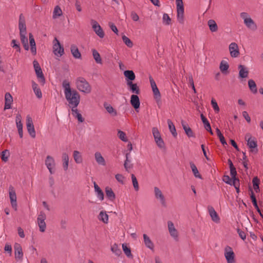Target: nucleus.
<instances>
[{"label":"nucleus","instance_id":"nucleus-28","mask_svg":"<svg viewBox=\"0 0 263 263\" xmlns=\"http://www.w3.org/2000/svg\"><path fill=\"white\" fill-rule=\"evenodd\" d=\"M95 158L96 162L99 165H101L103 166L105 165L106 163L104 158L102 156L101 154L99 152H97L95 154Z\"/></svg>","mask_w":263,"mask_h":263},{"label":"nucleus","instance_id":"nucleus-11","mask_svg":"<svg viewBox=\"0 0 263 263\" xmlns=\"http://www.w3.org/2000/svg\"><path fill=\"white\" fill-rule=\"evenodd\" d=\"M9 195L10 200V203L12 208L15 210H17V204L16 201V195L15 191L12 186H10L9 187Z\"/></svg>","mask_w":263,"mask_h":263},{"label":"nucleus","instance_id":"nucleus-35","mask_svg":"<svg viewBox=\"0 0 263 263\" xmlns=\"http://www.w3.org/2000/svg\"><path fill=\"white\" fill-rule=\"evenodd\" d=\"M208 25L209 27L210 30L211 32H216L218 30V26L215 22V21L213 20H210L208 22Z\"/></svg>","mask_w":263,"mask_h":263},{"label":"nucleus","instance_id":"nucleus-13","mask_svg":"<svg viewBox=\"0 0 263 263\" xmlns=\"http://www.w3.org/2000/svg\"><path fill=\"white\" fill-rule=\"evenodd\" d=\"M154 192L155 198L159 201L160 203L163 206H166V202L165 197L162 191L157 186L154 187Z\"/></svg>","mask_w":263,"mask_h":263},{"label":"nucleus","instance_id":"nucleus-39","mask_svg":"<svg viewBox=\"0 0 263 263\" xmlns=\"http://www.w3.org/2000/svg\"><path fill=\"white\" fill-rule=\"evenodd\" d=\"M92 53L96 62L98 64H102V59L100 53L95 49H92Z\"/></svg>","mask_w":263,"mask_h":263},{"label":"nucleus","instance_id":"nucleus-1","mask_svg":"<svg viewBox=\"0 0 263 263\" xmlns=\"http://www.w3.org/2000/svg\"><path fill=\"white\" fill-rule=\"evenodd\" d=\"M62 87L65 98L68 103L69 107L72 109L77 108L80 102V96L76 90H72L69 82L67 80L63 81Z\"/></svg>","mask_w":263,"mask_h":263},{"label":"nucleus","instance_id":"nucleus-12","mask_svg":"<svg viewBox=\"0 0 263 263\" xmlns=\"http://www.w3.org/2000/svg\"><path fill=\"white\" fill-rule=\"evenodd\" d=\"M224 257L227 263H235V254L231 247L229 246L225 247Z\"/></svg>","mask_w":263,"mask_h":263},{"label":"nucleus","instance_id":"nucleus-26","mask_svg":"<svg viewBox=\"0 0 263 263\" xmlns=\"http://www.w3.org/2000/svg\"><path fill=\"white\" fill-rule=\"evenodd\" d=\"M181 124L182 126V127L185 133V134L187 135V136L189 137H194V134L191 129V128L189 126L187 123L185 122L182 121Z\"/></svg>","mask_w":263,"mask_h":263},{"label":"nucleus","instance_id":"nucleus-58","mask_svg":"<svg viewBox=\"0 0 263 263\" xmlns=\"http://www.w3.org/2000/svg\"><path fill=\"white\" fill-rule=\"evenodd\" d=\"M33 91H34V93L35 94L36 96L38 98L40 99L42 97V93L41 90L39 87L38 88L34 89Z\"/></svg>","mask_w":263,"mask_h":263},{"label":"nucleus","instance_id":"nucleus-20","mask_svg":"<svg viewBox=\"0 0 263 263\" xmlns=\"http://www.w3.org/2000/svg\"><path fill=\"white\" fill-rule=\"evenodd\" d=\"M14 255L16 260H22L23 257L22 248L20 244L15 243L14 246Z\"/></svg>","mask_w":263,"mask_h":263},{"label":"nucleus","instance_id":"nucleus-52","mask_svg":"<svg viewBox=\"0 0 263 263\" xmlns=\"http://www.w3.org/2000/svg\"><path fill=\"white\" fill-rule=\"evenodd\" d=\"M126 159L124 162V166L125 170L128 172L129 171V170H130L133 167V165L132 164L129 163L128 162L127 154H126Z\"/></svg>","mask_w":263,"mask_h":263},{"label":"nucleus","instance_id":"nucleus-53","mask_svg":"<svg viewBox=\"0 0 263 263\" xmlns=\"http://www.w3.org/2000/svg\"><path fill=\"white\" fill-rule=\"evenodd\" d=\"M163 23L165 25H169L171 23V20L168 15L166 13H164L162 17Z\"/></svg>","mask_w":263,"mask_h":263},{"label":"nucleus","instance_id":"nucleus-46","mask_svg":"<svg viewBox=\"0 0 263 263\" xmlns=\"http://www.w3.org/2000/svg\"><path fill=\"white\" fill-rule=\"evenodd\" d=\"M133 186L135 191H138L139 189V184L136 176L134 174L131 175Z\"/></svg>","mask_w":263,"mask_h":263},{"label":"nucleus","instance_id":"nucleus-40","mask_svg":"<svg viewBox=\"0 0 263 263\" xmlns=\"http://www.w3.org/2000/svg\"><path fill=\"white\" fill-rule=\"evenodd\" d=\"M124 74L129 81L134 80L136 77L134 72L132 70H126L124 72Z\"/></svg>","mask_w":263,"mask_h":263},{"label":"nucleus","instance_id":"nucleus-33","mask_svg":"<svg viewBox=\"0 0 263 263\" xmlns=\"http://www.w3.org/2000/svg\"><path fill=\"white\" fill-rule=\"evenodd\" d=\"M62 159L63 161V167L65 171H67L68 168L69 164V156L68 154L64 153L62 154Z\"/></svg>","mask_w":263,"mask_h":263},{"label":"nucleus","instance_id":"nucleus-49","mask_svg":"<svg viewBox=\"0 0 263 263\" xmlns=\"http://www.w3.org/2000/svg\"><path fill=\"white\" fill-rule=\"evenodd\" d=\"M118 136L123 142L128 141L125 133L122 130H119L118 131Z\"/></svg>","mask_w":263,"mask_h":263},{"label":"nucleus","instance_id":"nucleus-24","mask_svg":"<svg viewBox=\"0 0 263 263\" xmlns=\"http://www.w3.org/2000/svg\"><path fill=\"white\" fill-rule=\"evenodd\" d=\"M130 103L134 108L137 110L140 107V100L138 96L133 95L130 98Z\"/></svg>","mask_w":263,"mask_h":263},{"label":"nucleus","instance_id":"nucleus-56","mask_svg":"<svg viewBox=\"0 0 263 263\" xmlns=\"http://www.w3.org/2000/svg\"><path fill=\"white\" fill-rule=\"evenodd\" d=\"M211 105L214 109V110L218 112L219 111V106L216 101V100L214 99H212L211 100Z\"/></svg>","mask_w":263,"mask_h":263},{"label":"nucleus","instance_id":"nucleus-10","mask_svg":"<svg viewBox=\"0 0 263 263\" xmlns=\"http://www.w3.org/2000/svg\"><path fill=\"white\" fill-rule=\"evenodd\" d=\"M45 164L50 173L53 174L54 173L56 165L54 158L52 156L48 155L46 158Z\"/></svg>","mask_w":263,"mask_h":263},{"label":"nucleus","instance_id":"nucleus-14","mask_svg":"<svg viewBox=\"0 0 263 263\" xmlns=\"http://www.w3.org/2000/svg\"><path fill=\"white\" fill-rule=\"evenodd\" d=\"M168 230L171 236L176 241L178 240L179 233L175 228L173 222L171 221H167Z\"/></svg>","mask_w":263,"mask_h":263},{"label":"nucleus","instance_id":"nucleus-47","mask_svg":"<svg viewBox=\"0 0 263 263\" xmlns=\"http://www.w3.org/2000/svg\"><path fill=\"white\" fill-rule=\"evenodd\" d=\"M229 65L227 62L221 61L220 64L219 68L222 72H226L229 68Z\"/></svg>","mask_w":263,"mask_h":263},{"label":"nucleus","instance_id":"nucleus-54","mask_svg":"<svg viewBox=\"0 0 263 263\" xmlns=\"http://www.w3.org/2000/svg\"><path fill=\"white\" fill-rule=\"evenodd\" d=\"M152 90H153L155 98L156 99L160 100V98H161V95H160V92L158 87L152 89Z\"/></svg>","mask_w":263,"mask_h":263},{"label":"nucleus","instance_id":"nucleus-22","mask_svg":"<svg viewBox=\"0 0 263 263\" xmlns=\"http://www.w3.org/2000/svg\"><path fill=\"white\" fill-rule=\"evenodd\" d=\"M208 211L212 220L216 223H219L220 218L212 206H209Z\"/></svg>","mask_w":263,"mask_h":263},{"label":"nucleus","instance_id":"nucleus-31","mask_svg":"<svg viewBox=\"0 0 263 263\" xmlns=\"http://www.w3.org/2000/svg\"><path fill=\"white\" fill-rule=\"evenodd\" d=\"M94 189L96 193L97 197L101 201L103 200L104 195L103 191L101 190L100 187L97 184L96 182H94Z\"/></svg>","mask_w":263,"mask_h":263},{"label":"nucleus","instance_id":"nucleus-34","mask_svg":"<svg viewBox=\"0 0 263 263\" xmlns=\"http://www.w3.org/2000/svg\"><path fill=\"white\" fill-rule=\"evenodd\" d=\"M98 219L103 222L107 223L108 221V215L107 214L106 212L103 211H101L98 215Z\"/></svg>","mask_w":263,"mask_h":263},{"label":"nucleus","instance_id":"nucleus-45","mask_svg":"<svg viewBox=\"0 0 263 263\" xmlns=\"http://www.w3.org/2000/svg\"><path fill=\"white\" fill-rule=\"evenodd\" d=\"M21 120V115L20 114H17L16 116L15 121L16 127L18 130L23 129V124L22 123Z\"/></svg>","mask_w":263,"mask_h":263},{"label":"nucleus","instance_id":"nucleus-55","mask_svg":"<svg viewBox=\"0 0 263 263\" xmlns=\"http://www.w3.org/2000/svg\"><path fill=\"white\" fill-rule=\"evenodd\" d=\"M115 178L119 182L122 184L124 183L125 177L122 175L118 174L116 175Z\"/></svg>","mask_w":263,"mask_h":263},{"label":"nucleus","instance_id":"nucleus-44","mask_svg":"<svg viewBox=\"0 0 263 263\" xmlns=\"http://www.w3.org/2000/svg\"><path fill=\"white\" fill-rule=\"evenodd\" d=\"M104 107L107 110V111L110 114H112L113 116H116L117 115V111L114 108L110 105L107 104H104Z\"/></svg>","mask_w":263,"mask_h":263},{"label":"nucleus","instance_id":"nucleus-5","mask_svg":"<svg viewBox=\"0 0 263 263\" xmlns=\"http://www.w3.org/2000/svg\"><path fill=\"white\" fill-rule=\"evenodd\" d=\"M177 11V21L181 24L184 23V7L182 0H176Z\"/></svg>","mask_w":263,"mask_h":263},{"label":"nucleus","instance_id":"nucleus-21","mask_svg":"<svg viewBox=\"0 0 263 263\" xmlns=\"http://www.w3.org/2000/svg\"><path fill=\"white\" fill-rule=\"evenodd\" d=\"M13 102L12 96L9 92H7L5 96V106L4 109H9L11 108V104Z\"/></svg>","mask_w":263,"mask_h":263},{"label":"nucleus","instance_id":"nucleus-9","mask_svg":"<svg viewBox=\"0 0 263 263\" xmlns=\"http://www.w3.org/2000/svg\"><path fill=\"white\" fill-rule=\"evenodd\" d=\"M46 218L45 213L43 211H41L37 218V224L39 227L40 231L41 232L45 231L46 224L45 220Z\"/></svg>","mask_w":263,"mask_h":263},{"label":"nucleus","instance_id":"nucleus-60","mask_svg":"<svg viewBox=\"0 0 263 263\" xmlns=\"http://www.w3.org/2000/svg\"><path fill=\"white\" fill-rule=\"evenodd\" d=\"M242 116L243 118L246 120L248 123H250L251 122V118L248 114V112L246 111H243L242 113Z\"/></svg>","mask_w":263,"mask_h":263},{"label":"nucleus","instance_id":"nucleus-27","mask_svg":"<svg viewBox=\"0 0 263 263\" xmlns=\"http://www.w3.org/2000/svg\"><path fill=\"white\" fill-rule=\"evenodd\" d=\"M200 117L201 119V120L204 124V126L205 129L209 132L211 135H213V133L211 127L210 125V124L208 120V119L203 116V114H201Z\"/></svg>","mask_w":263,"mask_h":263},{"label":"nucleus","instance_id":"nucleus-42","mask_svg":"<svg viewBox=\"0 0 263 263\" xmlns=\"http://www.w3.org/2000/svg\"><path fill=\"white\" fill-rule=\"evenodd\" d=\"M248 85L250 90L253 93H256L257 91L256 85L253 80H250L248 81Z\"/></svg>","mask_w":263,"mask_h":263},{"label":"nucleus","instance_id":"nucleus-29","mask_svg":"<svg viewBox=\"0 0 263 263\" xmlns=\"http://www.w3.org/2000/svg\"><path fill=\"white\" fill-rule=\"evenodd\" d=\"M127 85L129 87V90L133 93L139 94L140 90L137 84L133 83L132 81H127Z\"/></svg>","mask_w":263,"mask_h":263},{"label":"nucleus","instance_id":"nucleus-62","mask_svg":"<svg viewBox=\"0 0 263 263\" xmlns=\"http://www.w3.org/2000/svg\"><path fill=\"white\" fill-rule=\"evenodd\" d=\"M232 185H233L234 187L235 186H237V187H239V180L237 178H233L232 179Z\"/></svg>","mask_w":263,"mask_h":263},{"label":"nucleus","instance_id":"nucleus-30","mask_svg":"<svg viewBox=\"0 0 263 263\" xmlns=\"http://www.w3.org/2000/svg\"><path fill=\"white\" fill-rule=\"evenodd\" d=\"M105 193L107 197L108 198V199L111 201H113L116 198V195L114 193L112 190L108 186L106 187L105 188Z\"/></svg>","mask_w":263,"mask_h":263},{"label":"nucleus","instance_id":"nucleus-37","mask_svg":"<svg viewBox=\"0 0 263 263\" xmlns=\"http://www.w3.org/2000/svg\"><path fill=\"white\" fill-rule=\"evenodd\" d=\"M63 12L61 8L59 6H56L53 10V18H57L61 15H62Z\"/></svg>","mask_w":263,"mask_h":263},{"label":"nucleus","instance_id":"nucleus-36","mask_svg":"<svg viewBox=\"0 0 263 263\" xmlns=\"http://www.w3.org/2000/svg\"><path fill=\"white\" fill-rule=\"evenodd\" d=\"M73 159L77 163H81L83 161L82 156L78 151H74L73 154Z\"/></svg>","mask_w":263,"mask_h":263},{"label":"nucleus","instance_id":"nucleus-48","mask_svg":"<svg viewBox=\"0 0 263 263\" xmlns=\"http://www.w3.org/2000/svg\"><path fill=\"white\" fill-rule=\"evenodd\" d=\"M111 250L117 256H119L121 254V250L118 248V245L116 243L112 245L111 248Z\"/></svg>","mask_w":263,"mask_h":263},{"label":"nucleus","instance_id":"nucleus-25","mask_svg":"<svg viewBox=\"0 0 263 263\" xmlns=\"http://www.w3.org/2000/svg\"><path fill=\"white\" fill-rule=\"evenodd\" d=\"M70 51L73 57L76 59H81V54L80 52L78 47L76 45L73 44L70 46Z\"/></svg>","mask_w":263,"mask_h":263},{"label":"nucleus","instance_id":"nucleus-61","mask_svg":"<svg viewBox=\"0 0 263 263\" xmlns=\"http://www.w3.org/2000/svg\"><path fill=\"white\" fill-rule=\"evenodd\" d=\"M149 82L151 83L152 89H155L157 88V85L154 81V80L153 79V78L151 76H149Z\"/></svg>","mask_w":263,"mask_h":263},{"label":"nucleus","instance_id":"nucleus-16","mask_svg":"<svg viewBox=\"0 0 263 263\" xmlns=\"http://www.w3.org/2000/svg\"><path fill=\"white\" fill-rule=\"evenodd\" d=\"M246 140L247 141V145L250 148H251V152H253L254 149H255V153H257L258 150L256 148L257 146V141L255 138H252L250 135H246Z\"/></svg>","mask_w":263,"mask_h":263},{"label":"nucleus","instance_id":"nucleus-51","mask_svg":"<svg viewBox=\"0 0 263 263\" xmlns=\"http://www.w3.org/2000/svg\"><path fill=\"white\" fill-rule=\"evenodd\" d=\"M9 156V151L8 150H5L2 153L1 158L3 161L6 162L8 161Z\"/></svg>","mask_w":263,"mask_h":263},{"label":"nucleus","instance_id":"nucleus-64","mask_svg":"<svg viewBox=\"0 0 263 263\" xmlns=\"http://www.w3.org/2000/svg\"><path fill=\"white\" fill-rule=\"evenodd\" d=\"M237 232L239 234V236L242 240H245L246 239V235L245 232L240 230V229H238Z\"/></svg>","mask_w":263,"mask_h":263},{"label":"nucleus","instance_id":"nucleus-3","mask_svg":"<svg viewBox=\"0 0 263 263\" xmlns=\"http://www.w3.org/2000/svg\"><path fill=\"white\" fill-rule=\"evenodd\" d=\"M240 16L243 20V23L247 28L253 31L257 30V26L256 24L247 12H241Z\"/></svg>","mask_w":263,"mask_h":263},{"label":"nucleus","instance_id":"nucleus-23","mask_svg":"<svg viewBox=\"0 0 263 263\" xmlns=\"http://www.w3.org/2000/svg\"><path fill=\"white\" fill-rule=\"evenodd\" d=\"M239 69V77L240 78H246L248 77L249 71L247 67L242 65H239L238 66Z\"/></svg>","mask_w":263,"mask_h":263},{"label":"nucleus","instance_id":"nucleus-15","mask_svg":"<svg viewBox=\"0 0 263 263\" xmlns=\"http://www.w3.org/2000/svg\"><path fill=\"white\" fill-rule=\"evenodd\" d=\"M26 126L30 136L32 138H35L36 135L34 127L32 118L29 116H27L26 118Z\"/></svg>","mask_w":263,"mask_h":263},{"label":"nucleus","instance_id":"nucleus-43","mask_svg":"<svg viewBox=\"0 0 263 263\" xmlns=\"http://www.w3.org/2000/svg\"><path fill=\"white\" fill-rule=\"evenodd\" d=\"M122 246V249L126 256L128 257H132L133 255L130 248L128 247L126 243H123Z\"/></svg>","mask_w":263,"mask_h":263},{"label":"nucleus","instance_id":"nucleus-41","mask_svg":"<svg viewBox=\"0 0 263 263\" xmlns=\"http://www.w3.org/2000/svg\"><path fill=\"white\" fill-rule=\"evenodd\" d=\"M190 166L192 171L196 178H201V176L200 175L198 170L194 163L190 162Z\"/></svg>","mask_w":263,"mask_h":263},{"label":"nucleus","instance_id":"nucleus-18","mask_svg":"<svg viewBox=\"0 0 263 263\" xmlns=\"http://www.w3.org/2000/svg\"><path fill=\"white\" fill-rule=\"evenodd\" d=\"M229 49L231 56L232 58H237L239 55L238 45L236 43H232L229 45Z\"/></svg>","mask_w":263,"mask_h":263},{"label":"nucleus","instance_id":"nucleus-6","mask_svg":"<svg viewBox=\"0 0 263 263\" xmlns=\"http://www.w3.org/2000/svg\"><path fill=\"white\" fill-rule=\"evenodd\" d=\"M52 43L53 52L54 54L58 57L62 56L64 53V49L57 37H54Z\"/></svg>","mask_w":263,"mask_h":263},{"label":"nucleus","instance_id":"nucleus-8","mask_svg":"<svg viewBox=\"0 0 263 263\" xmlns=\"http://www.w3.org/2000/svg\"><path fill=\"white\" fill-rule=\"evenodd\" d=\"M33 64L37 78L40 79V82L44 85L45 83V79L39 63L37 61L34 60Z\"/></svg>","mask_w":263,"mask_h":263},{"label":"nucleus","instance_id":"nucleus-50","mask_svg":"<svg viewBox=\"0 0 263 263\" xmlns=\"http://www.w3.org/2000/svg\"><path fill=\"white\" fill-rule=\"evenodd\" d=\"M122 40L125 44L128 47H132L133 46V42L131 40L125 35H123L122 37Z\"/></svg>","mask_w":263,"mask_h":263},{"label":"nucleus","instance_id":"nucleus-2","mask_svg":"<svg viewBox=\"0 0 263 263\" xmlns=\"http://www.w3.org/2000/svg\"><path fill=\"white\" fill-rule=\"evenodd\" d=\"M18 28L20 30V34L21 41L23 45L24 48L26 50H29V46L28 43V39L26 36V26L25 22V18L23 14H21L19 16Z\"/></svg>","mask_w":263,"mask_h":263},{"label":"nucleus","instance_id":"nucleus-7","mask_svg":"<svg viewBox=\"0 0 263 263\" xmlns=\"http://www.w3.org/2000/svg\"><path fill=\"white\" fill-rule=\"evenodd\" d=\"M152 133L154 136L155 141L157 145L160 148H163L165 147L164 142L161 138V134L157 127L152 128Z\"/></svg>","mask_w":263,"mask_h":263},{"label":"nucleus","instance_id":"nucleus-32","mask_svg":"<svg viewBox=\"0 0 263 263\" xmlns=\"http://www.w3.org/2000/svg\"><path fill=\"white\" fill-rule=\"evenodd\" d=\"M72 116L77 118L78 121L80 123L83 122L84 121V118L82 117L81 114L79 112L77 108H73L71 109Z\"/></svg>","mask_w":263,"mask_h":263},{"label":"nucleus","instance_id":"nucleus-17","mask_svg":"<svg viewBox=\"0 0 263 263\" xmlns=\"http://www.w3.org/2000/svg\"><path fill=\"white\" fill-rule=\"evenodd\" d=\"M91 24L92 25V27L93 31L95 33L100 37L103 38L104 36V32L100 26V25L98 24V23L94 20H92L91 21Z\"/></svg>","mask_w":263,"mask_h":263},{"label":"nucleus","instance_id":"nucleus-59","mask_svg":"<svg viewBox=\"0 0 263 263\" xmlns=\"http://www.w3.org/2000/svg\"><path fill=\"white\" fill-rule=\"evenodd\" d=\"M131 17H132V19L135 21V22H137L139 20V16L138 15V14L134 11H133L131 12Z\"/></svg>","mask_w":263,"mask_h":263},{"label":"nucleus","instance_id":"nucleus-38","mask_svg":"<svg viewBox=\"0 0 263 263\" xmlns=\"http://www.w3.org/2000/svg\"><path fill=\"white\" fill-rule=\"evenodd\" d=\"M167 122L168 128H169L170 132H171L173 136L174 137H176L177 135V133L176 132V130L175 125H174V124L172 122V121L170 119H168Z\"/></svg>","mask_w":263,"mask_h":263},{"label":"nucleus","instance_id":"nucleus-19","mask_svg":"<svg viewBox=\"0 0 263 263\" xmlns=\"http://www.w3.org/2000/svg\"><path fill=\"white\" fill-rule=\"evenodd\" d=\"M143 243L145 247L153 251L155 248V245L150 237L146 234H143Z\"/></svg>","mask_w":263,"mask_h":263},{"label":"nucleus","instance_id":"nucleus-57","mask_svg":"<svg viewBox=\"0 0 263 263\" xmlns=\"http://www.w3.org/2000/svg\"><path fill=\"white\" fill-rule=\"evenodd\" d=\"M232 179L229 176L224 175L223 178V181L227 184L232 185Z\"/></svg>","mask_w":263,"mask_h":263},{"label":"nucleus","instance_id":"nucleus-63","mask_svg":"<svg viewBox=\"0 0 263 263\" xmlns=\"http://www.w3.org/2000/svg\"><path fill=\"white\" fill-rule=\"evenodd\" d=\"M29 41L31 47L36 46L35 42L33 37V35L31 33H29Z\"/></svg>","mask_w":263,"mask_h":263},{"label":"nucleus","instance_id":"nucleus-4","mask_svg":"<svg viewBox=\"0 0 263 263\" xmlns=\"http://www.w3.org/2000/svg\"><path fill=\"white\" fill-rule=\"evenodd\" d=\"M76 85L78 90L82 92L89 93L91 92V86L84 78H78L76 80Z\"/></svg>","mask_w":263,"mask_h":263}]
</instances>
